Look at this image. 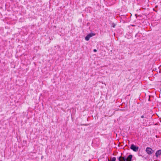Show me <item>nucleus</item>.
<instances>
[{
  "label": "nucleus",
  "mask_w": 161,
  "mask_h": 161,
  "mask_svg": "<svg viewBox=\"0 0 161 161\" xmlns=\"http://www.w3.org/2000/svg\"><path fill=\"white\" fill-rule=\"evenodd\" d=\"M130 148L134 151L136 152L138 151L139 149V147H138L136 146L133 144L131 145Z\"/></svg>",
  "instance_id": "1"
},
{
  "label": "nucleus",
  "mask_w": 161,
  "mask_h": 161,
  "mask_svg": "<svg viewBox=\"0 0 161 161\" xmlns=\"http://www.w3.org/2000/svg\"><path fill=\"white\" fill-rule=\"evenodd\" d=\"M147 153L149 154H152L153 151L150 147H147L146 149Z\"/></svg>",
  "instance_id": "2"
},
{
  "label": "nucleus",
  "mask_w": 161,
  "mask_h": 161,
  "mask_svg": "<svg viewBox=\"0 0 161 161\" xmlns=\"http://www.w3.org/2000/svg\"><path fill=\"white\" fill-rule=\"evenodd\" d=\"M117 158L119 161H126V158L125 157L120 156Z\"/></svg>",
  "instance_id": "3"
},
{
  "label": "nucleus",
  "mask_w": 161,
  "mask_h": 161,
  "mask_svg": "<svg viewBox=\"0 0 161 161\" xmlns=\"http://www.w3.org/2000/svg\"><path fill=\"white\" fill-rule=\"evenodd\" d=\"M132 157V155H129L127 158H126V161H131Z\"/></svg>",
  "instance_id": "4"
},
{
  "label": "nucleus",
  "mask_w": 161,
  "mask_h": 161,
  "mask_svg": "<svg viewBox=\"0 0 161 161\" xmlns=\"http://www.w3.org/2000/svg\"><path fill=\"white\" fill-rule=\"evenodd\" d=\"M161 154V150H159L157 151L155 155L157 157Z\"/></svg>",
  "instance_id": "5"
},
{
  "label": "nucleus",
  "mask_w": 161,
  "mask_h": 161,
  "mask_svg": "<svg viewBox=\"0 0 161 161\" xmlns=\"http://www.w3.org/2000/svg\"><path fill=\"white\" fill-rule=\"evenodd\" d=\"M96 34L92 33H91L87 35L88 36L90 37H91L93 36H95Z\"/></svg>",
  "instance_id": "6"
},
{
  "label": "nucleus",
  "mask_w": 161,
  "mask_h": 161,
  "mask_svg": "<svg viewBox=\"0 0 161 161\" xmlns=\"http://www.w3.org/2000/svg\"><path fill=\"white\" fill-rule=\"evenodd\" d=\"M116 158L114 157L113 158L111 157V160H110L109 159H108V161H115L116 160Z\"/></svg>",
  "instance_id": "7"
},
{
  "label": "nucleus",
  "mask_w": 161,
  "mask_h": 161,
  "mask_svg": "<svg viewBox=\"0 0 161 161\" xmlns=\"http://www.w3.org/2000/svg\"><path fill=\"white\" fill-rule=\"evenodd\" d=\"M90 38L87 35L85 37V39L86 41H88V40H89Z\"/></svg>",
  "instance_id": "8"
},
{
  "label": "nucleus",
  "mask_w": 161,
  "mask_h": 161,
  "mask_svg": "<svg viewBox=\"0 0 161 161\" xmlns=\"http://www.w3.org/2000/svg\"><path fill=\"white\" fill-rule=\"evenodd\" d=\"M89 124H83L81 125H84V126H87L89 125Z\"/></svg>",
  "instance_id": "9"
},
{
  "label": "nucleus",
  "mask_w": 161,
  "mask_h": 161,
  "mask_svg": "<svg viewBox=\"0 0 161 161\" xmlns=\"http://www.w3.org/2000/svg\"><path fill=\"white\" fill-rule=\"evenodd\" d=\"M93 51H94V52H97V50H96V49H94L93 50Z\"/></svg>",
  "instance_id": "10"
},
{
  "label": "nucleus",
  "mask_w": 161,
  "mask_h": 161,
  "mask_svg": "<svg viewBox=\"0 0 161 161\" xmlns=\"http://www.w3.org/2000/svg\"><path fill=\"white\" fill-rule=\"evenodd\" d=\"M141 118H144V116H143V115H142V116H141Z\"/></svg>",
  "instance_id": "11"
},
{
  "label": "nucleus",
  "mask_w": 161,
  "mask_h": 161,
  "mask_svg": "<svg viewBox=\"0 0 161 161\" xmlns=\"http://www.w3.org/2000/svg\"><path fill=\"white\" fill-rule=\"evenodd\" d=\"M160 69H159V73H160Z\"/></svg>",
  "instance_id": "12"
},
{
  "label": "nucleus",
  "mask_w": 161,
  "mask_h": 161,
  "mask_svg": "<svg viewBox=\"0 0 161 161\" xmlns=\"http://www.w3.org/2000/svg\"><path fill=\"white\" fill-rule=\"evenodd\" d=\"M114 26H114V25L113 27H114Z\"/></svg>",
  "instance_id": "13"
}]
</instances>
